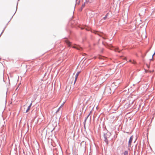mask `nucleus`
<instances>
[{"mask_svg": "<svg viewBox=\"0 0 155 155\" xmlns=\"http://www.w3.org/2000/svg\"><path fill=\"white\" fill-rule=\"evenodd\" d=\"M65 42L68 45V46H70L71 43V42L69 41H68V40H66L65 41Z\"/></svg>", "mask_w": 155, "mask_h": 155, "instance_id": "8", "label": "nucleus"}, {"mask_svg": "<svg viewBox=\"0 0 155 155\" xmlns=\"http://www.w3.org/2000/svg\"><path fill=\"white\" fill-rule=\"evenodd\" d=\"M121 83V81L117 80L114 82L111 85V87L113 89H116Z\"/></svg>", "mask_w": 155, "mask_h": 155, "instance_id": "1", "label": "nucleus"}, {"mask_svg": "<svg viewBox=\"0 0 155 155\" xmlns=\"http://www.w3.org/2000/svg\"><path fill=\"white\" fill-rule=\"evenodd\" d=\"M84 28H81V29H84Z\"/></svg>", "mask_w": 155, "mask_h": 155, "instance_id": "14", "label": "nucleus"}, {"mask_svg": "<svg viewBox=\"0 0 155 155\" xmlns=\"http://www.w3.org/2000/svg\"><path fill=\"white\" fill-rule=\"evenodd\" d=\"M128 152L127 151H125L124 153V155H128Z\"/></svg>", "mask_w": 155, "mask_h": 155, "instance_id": "9", "label": "nucleus"}, {"mask_svg": "<svg viewBox=\"0 0 155 155\" xmlns=\"http://www.w3.org/2000/svg\"><path fill=\"white\" fill-rule=\"evenodd\" d=\"M133 139V136H131L130 137V139L129 140V142H128V147H130L131 145V143Z\"/></svg>", "mask_w": 155, "mask_h": 155, "instance_id": "3", "label": "nucleus"}, {"mask_svg": "<svg viewBox=\"0 0 155 155\" xmlns=\"http://www.w3.org/2000/svg\"><path fill=\"white\" fill-rule=\"evenodd\" d=\"M107 14L105 17H104V19H106V18L107 17Z\"/></svg>", "mask_w": 155, "mask_h": 155, "instance_id": "11", "label": "nucleus"}, {"mask_svg": "<svg viewBox=\"0 0 155 155\" xmlns=\"http://www.w3.org/2000/svg\"><path fill=\"white\" fill-rule=\"evenodd\" d=\"M32 104V103H31V104H30V105L28 107V108L26 111V113L28 112L29 110L30 107H31Z\"/></svg>", "mask_w": 155, "mask_h": 155, "instance_id": "7", "label": "nucleus"}, {"mask_svg": "<svg viewBox=\"0 0 155 155\" xmlns=\"http://www.w3.org/2000/svg\"><path fill=\"white\" fill-rule=\"evenodd\" d=\"M47 132H46L45 130H43L41 135L42 137H45L47 135Z\"/></svg>", "mask_w": 155, "mask_h": 155, "instance_id": "5", "label": "nucleus"}, {"mask_svg": "<svg viewBox=\"0 0 155 155\" xmlns=\"http://www.w3.org/2000/svg\"><path fill=\"white\" fill-rule=\"evenodd\" d=\"M90 29H91V28H85V29L87 31H89Z\"/></svg>", "mask_w": 155, "mask_h": 155, "instance_id": "12", "label": "nucleus"}, {"mask_svg": "<svg viewBox=\"0 0 155 155\" xmlns=\"http://www.w3.org/2000/svg\"><path fill=\"white\" fill-rule=\"evenodd\" d=\"M104 38V39H105L106 38Z\"/></svg>", "mask_w": 155, "mask_h": 155, "instance_id": "16", "label": "nucleus"}, {"mask_svg": "<svg viewBox=\"0 0 155 155\" xmlns=\"http://www.w3.org/2000/svg\"><path fill=\"white\" fill-rule=\"evenodd\" d=\"M72 48L79 51H81L82 49V48L79 45H75L74 46H72Z\"/></svg>", "mask_w": 155, "mask_h": 155, "instance_id": "2", "label": "nucleus"}, {"mask_svg": "<svg viewBox=\"0 0 155 155\" xmlns=\"http://www.w3.org/2000/svg\"><path fill=\"white\" fill-rule=\"evenodd\" d=\"M115 51H117V49H116L115 50Z\"/></svg>", "mask_w": 155, "mask_h": 155, "instance_id": "15", "label": "nucleus"}, {"mask_svg": "<svg viewBox=\"0 0 155 155\" xmlns=\"http://www.w3.org/2000/svg\"><path fill=\"white\" fill-rule=\"evenodd\" d=\"M132 60H129V62H131H131H132Z\"/></svg>", "mask_w": 155, "mask_h": 155, "instance_id": "13", "label": "nucleus"}, {"mask_svg": "<svg viewBox=\"0 0 155 155\" xmlns=\"http://www.w3.org/2000/svg\"><path fill=\"white\" fill-rule=\"evenodd\" d=\"M131 63L133 64H135L136 63V62L134 60H132Z\"/></svg>", "mask_w": 155, "mask_h": 155, "instance_id": "10", "label": "nucleus"}, {"mask_svg": "<svg viewBox=\"0 0 155 155\" xmlns=\"http://www.w3.org/2000/svg\"><path fill=\"white\" fill-rule=\"evenodd\" d=\"M87 1L88 0H86ZM91 1H92V0H91Z\"/></svg>", "mask_w": 155, "mask_h": 155, "instance_id": "17", "label": "nucleus"}, {"mask_svg": "<svg viewBox=\"0 0 155 155\" xmlns=\"http://www.w3.org/2000/svg\"><path fill=\"white\" fill-rule=\"evenodd\" d=\"M79 73H80V72H78L76 74V75H75V81H74V83H75V82H76Z\"/></svg>", "mask_w": 155, "mask_h": 155, "instance_id": "6", "label": "nucleus"}, {"mask_svg": "<svg viewBox=\"0 0 155 155\" xmlns=\"http://www.w3.org/2000/svg\"><path fill=\"white\" fill-rule=\"evenodd\" d=\"M91 31L92 32H93L95 34H97L98 35H99L100 36H101V35L102 33L98 31H95L94 30H93V31Z\"/></svg>", "mask_w": 155, "mask_h": 155, "instance_id": "4", "label": "nucleus"}]
</instances>
